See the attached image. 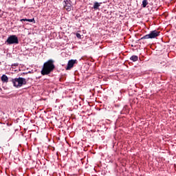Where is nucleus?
Segmentation results:
<instances>
[{"instance_id":"1","label":"nucleus","mask_w":176,"mask_h":176,"mask_svg":"<svg viewBox=\"0 0 176 176\" xmlns=\"http://www.w3.org/2000/svg\"><path fill=\"white\" fill-rule=\"evenodd\" d=\"M56 67L54 65V60L52 59H50L43 64V69L41 70V74L45 75H50L51 72L55 69Z\"/></svg>"},{"instance_id":"2","label":"nucleus","mask_w":176,"mask_h":176,"mask_svg":"<svg viewBox=\"0 0 176 176\" xmlns=\"http://www.w3.org/2000/svg\"><path fill=\"white\" fill-rule=\"evenodd\" d=\"M10 82L13 83V86L14 87H22L23 85H26V79L23 78L22 77H19V78H12Z\"/></svg>"},{"instance_id":"3","label":"nucleus","mask_w":176,"mask_h":176,"mask_svg":"<svg viewBox=\"0 0 176 176\" xmlns=\"http://www.w3.org/2000/svg\"><path fill=\"white\" fill-rule=\"evenodd\" d=\"M160 35V32L157 30H153L150 32V34L144 35L142 37V40L143 39H148V38H155Z\"/></svg>"},{"instance_id":"4","label":"nucleus","mask_w":176,"mask_h":176,"mask_svg":"<svg viewBox=\"0 0 176 176\" xmlns=\"http://www.w3.org/2000/svg\"><path fill=\"white\" fill-rule=\"evenodd\" d=\"M19 43V38L16 35L10 36L6 41L8 45L18 44Z\"/></svg>"},{"instance_id":"5","label":"nucleus","mask_w":176,"mask_h":176,"mask_svg":"<svg viewBox=\"0 0 176 176\" xmlns=\"http://www.w3.org/2000/svg\"><path fill=\"white\" fill-rule=\"evenodd\" d=\"M64 3H64V8L68 12L71 11L72 10V1L71 0H66V1H64Z\"/></svg>"},{"instance_id":"6","label":"nucleus","mask_w":176,"mask_h":176,"mask_svg":"<svg viewBox=\"0 0 176 176\" xmlns=\"http://www.w3.org/2000/svg\"><path fill=\"white\" fill-rule=\"evenodd\" d=\"M77 63V60H69L67 64V66L66 67L67 71H69L70 69H72V68H73L74 64H76Z\"/></svg>"},{"instance_id":"7","label":"nucleus","mask_w":176,"mask_h":176,"mask_svg":"<svg viewBox=\"0 0 176 176\" xmlns=\"http://www.w3.org/2000/svg\"><path fill=\"white\" fill-rule=\"evenodd\" d=\"M1 80H2V82H4L5 83H8V76L6 75L3 74L1 76Z\"/></svg>"},{"instance_id":"8","label":"nucleus","mask_w":176,"mask_h":176,"mask_svg":"<svg viewBox=\"0 0 176 176\" xmlns=\"http://www.w3.org/2000/svg\"><path fill=\"white\" fill-rule=\"evenodd\" d=\"M102 3H98V2H95L94 5V10H98L99 7L101 6Z\"/></svg>"},{"instance_id":"9","label":"nucleus","mask_w":176,"mask_h":176,"mask_svg":"<svg viewBox=\"0 0 176 176\" xmlns=\"http://www.w3.org/2000/svg\"><path fill=\"white\" fill-rule=\"evenodd\" d=\"M130 59L133 61V63H135V61L138 60V56L133 55L132 56Z\"/></svg>"},{"instance_id":"10","label":"nucleus","mask_w":176,"mask_h":176,"mask_svg":"<svg viewBox=\"0 0 176 176\" xmlns=\"http://www.w3.org/2000/svg\"><path fill=\"white\" fill-rule=\"evenodd\" d=\"M148 4V0H143V1H142V7L143 8H146Z\"/></svg>"},{"instance_id":"11","label":"nucleus","mask_w":176,"mask_h":176,"mask_svg":"<svg viewBox=\"0 0 176 176\" xmlns=\"http://www.w3.org/2000/svg\"><path fill=\"white\" fill-rule=\"evenodd\" d=\"M76 36L80 39L81 38V35L79 33L76 34Z\"/></svg>"},{"instance_id":"12","label":"nucleus","mask_w":176,"mask_h":176,"mask_svg":"<svg viewBox=\"0 0 176 176\" xmlns=\"http://www.w3.org/2000/svg\"><path fill=\"white\" fill-rule=\"evenodd\" d=\"M28 21H29V22H33V21H34V22H35L34 19H28Z\"/></svg>"},{"instance_id":"13","label":"nucleus","mask_w":176,"mask_h":176,"mask_svg":"<svg viewBox=\"0 0 176 176\" xmlns=\"http://www.w3.org/2000/svg\"><path fill=\"white\" fill-rule=\"evenodd\" d=\"M28 19H21V21H28Z\"/></svg>"}]
</instances>
